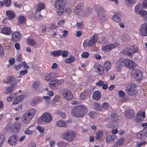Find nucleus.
Here are the masks:
<instances>
[{
    "instance_id": "nucleus-6",
    "label": "nucleus",
    "mask_w": 147,
    "mask_h": 147,
    "mask_svg": "<svg viewBox=\"0 0 147 147\" xmlns=\"http://www.w3.org/2000/svg\"><path fill=\"white\" fill-rule=\"evenodd\" d=\"M98 37L97 35L94 34L91 37L90 40L86 39L85 40L83 43V47L84 48L87 47H91L95 44L97 41Z\"/></svg>"
},
{
    "instance_id": "nucleus-50",
    "label": "nucleus",
    "mask_w": 147,
    "mask_h": 147,
    "mask_svg": "<svg viewBox=\"0 0 147 147\" xmlns=\"http://www.w3.org/2000/svg\"><path fill=\"white\" fill-rule=\"evenodd\" d=\"M84 23L83 22H77L76 24V27L79 29H82L83 28Z\"/></svg>"
},
{
    "instance_id": "nucleus-53",
    "label": "nucleus",
    "mask_w": 147,
    "mask_h": 147,
    "mask_svg": "<svg viewBox=\"0 0 147 147\" xmlns=\"http://www.w3.org/2000/svg\"><path fill=\"white\" fill-rule=\"evenodd\" d=\"M36 129L40 132H43L45 131V128L44 127L40 125H38L36 127Z\"/></svg>"
},
{
    "instance_id": "nucleus-9",
    "label": "nucleus",
    "mask_w": 147,
    "mask_h": 147,
    "mask_svg": "<svg viewBox=\"0 0 147 147\" xmlns=\"http://www.w3.org/2000/svg\"><path fill=\"white\" fill-rule=\"evenodd\" d=\"M134 76L138 82H140L143 78V72L140 69H135L133 70Z\"/></svg>"
},
{
    "instance_id": "nucleus-14",
    "label": "nucleus",
    "mask_w": 147,
    "mask_h": 147,
    "mask_svg": "<svg viewBox=\"0 0 147 147\" xmlns=\"http://www.w3.org/2000/svg\"><path fill=\"white\" fill-rule=\"evenodd\" d=\"M66 5V3L63 0H57L55 3V7L58 10H61Z\"/></svg>"
},
{
    "instance_id": "nucleus-24",
    "label": "nucleus",
    "mask_w": 147,
    "mask_h": 147,
    "mask_svg": "<svg viewBox=\"0 0 147 147\" xmlns=\"http://www.w3.org/2000/svg\"><path fill=\"white\" fill-rule=\"evenodd\" d=\"M6 14L9 19H13L15 18L16 15L15 13L13 11L8 10L6 12Z\"/></svg>"
},
{
    "instance_id": "nucleus-60",
    "label": "nucleus",
    "mask_w": 147,
    "mask_h": 147,
    "mask_svg": "<svg viewBox=\"0 0 147 147\" xmlns=\"http://www.w3.org/2000/svg\"><path fill=\"white\" fill-rule=\"evenodd\" d=\"M140 113H141L140 112H139L137 115L136 119L138 122L140 121L142 119L141 115H140Z\"/></svg>"
},
{
    "instance_id": "nucleus-48",
    "label": "nucleus",
    "mask_w": 147,
    "mask_h": 147,
    "mask_svg": "<svg viewBox=\"0 0 147 147\" xmlns=\"http://www.w3.org/2000/svg\"><path fill=\"white\" fill-rule=\"evenodd\" d=\"M15 78L13 77L10 76L7 78L6 83H11L12 82L14 81Z\"/></svg>"
},
{
    "instance_id": "nucleus-26",
    "label": "nucleus",
    "mask_w": 147,
    "mask_h": 147,
    "mask_svg": "<svg viewBox=\"0 0 147 147\" xmlns=\"http://www.w3.org/2000/svg\"><path fill=\"white\" fill-rule=\"evenodd\" d=\"M123 67V65L122 64L121 61L119 59L117 61L116 63V69L117 71L120 72L122 68Z\"/></svg>"
},
{
    "instance_id": "nucleus-30",
    "label": "nucleus",
    "mask_w": 147,
    "mask_h": 147,
    "mask_svg": "<svg viewBox=\"0 0 147 147\" xmlns=\"http://www.w3.org/2000/svg\"><path fill=\"white\" fill-rule=\"evenodd\" d=\"M45 7V5L43 3H40L38 4L37 6L36 11L40 12V11L44 9Z\"/></svg>"
},
{
    "instance_id": "nucleus-8",
    "label": "nucleus",
    "mask_w": 147,
    "mask_h": 147,
    "mask_svg": "<svg viewBox=\"0 0 147 147\" xmlns=\"http://www.w3.org/2000/svg\"><path fill=\"white\" fill-rule=\"evenodd\" d=\"M61 94L63 97L65 99L70 100L73 99V96L71 91L68 89H63L62 92Z\"/></svg>"
},
{
    "instance_id": "nucleus-56",
    "label": "nucleus",
    "mask_w": 147,
    "mask_h": 147,
    "mask_svg": "<svg viewBox=\"0 0 147 147\" xmlns=\"http://www.w3.org/2000/svg\"><path fill=\"white\" fill-rule=\"evenodd\" d=\"M118 94L120 97H123L125 95V93L122 90H119L118 92Z\"/></svg>"
},
{
    "instance_id": "nucleus-22",
    "label": "nucleus",
    "mask_w": 147,
    "mask_h": 147,
    "mask_svg": "<svg viewBox=\"0 0 147 147\" xmlns=\"http://www.w3.org/2000/svg\"><path fill=\"white\" fill-rule=\"evenodd\" d=\"M135 52V51L132 49L127 47L125 48L123 51V54L127 56H131L132 57V54Z\"/></svg>"
},
{
    "instance_id": "nucleus-37",
    "label": "nucleus",
    "mask_w": 147,
    "mask_h": 147,
    "mask_svg": "<svg viewBox=\"0 0 147 147\" xmlns=\"http://www.w3.org/2000/svg\"><path fill=\"white\" fill-rule=\"evenodd\" d=\"M27 43L30 45H36V42H35L34 40L33 39L28 38L27 39Z\"/></svg>"
},
{
    "instance_id": "nucleus-63",
    "label": "nucleus",
    "mask_w": 147,
    "mask_h": 147,
    "mask_svg": "<svg viewBox=\"0 0 147 147\" xmlns=\"http://www.w3.org/2000/svg\"><path fill=\"white\" fill-rule=\"evenodd\" d=\"M124 142V139H123V138L120 139L118 140L117 144L118 145H120L123 144Z\"/></svg>"
},
{
    "instance_id": "nucleus-28",
    "label": "nucleus",
    "mask_w": 147,
    "mask_h": 147,
    "mask_svg": "<svg viewBox=\"0 0 147 147\" xmlns=\"http://www.w3.org/2000/svg\"><path fill=\"white\" fill-rule=\"evenodd\" d=\"M49 85L50 88L53 90H56L59 88L57 83L55 81H51L49 83Z\"/></svg>"
},
{
    "instance_id": "nucleus-27",
    "label": "nucleus",
    "mask_w": 147,
    "mask_h": 147,
    "mask_svg": "<svg viewBox=\"0 0 147 147\" xmlns=\"http://www.w3.org/2000/svg\"><path fill=\"white\" fill-rule=\"evenodd\" d=\"M24 98V96L22 95H21L18 96L13 101V104L16 105L19 103L20 101H21L23 100Z\"/></svg>"
},
{
    "instance_id": "nucleus-38",
    "label": "nucleus",
    "mask_w": 147,
    "mask_h": 147,
    "mask_svg": "<svg viewBox=\"0 0 147 147\" xmlns=\"http://www.w3.org/2000/svg\"><path fill=\"white\" fill-rule=\"evenodd\" d=\"M115 136H114L110 135L106 137V142L108 143H110L115 140Z\"/></svg>"
},
{
    "instance_id": "nucleus-4",
    "label": "nucleus",
    "mask_w": 147,
    "mask_h": 147,
    "mask_svg": "<svg viewBox=\"0 0 147 147\" xmlns=\"http://www.w3.org/2000/svg\"><path fill=\"white\" fill-rule=\"evenodd\" d=\"M35 112V109H30L27 112L25 113L22 117L23 122L25 123H28L32 119Z\"/></svg>"
},
{
    "instance_id": "nucleus-10",
    "label": "nucleus",
    "mask_w": 147,
    "mask_h": 147,
    "mask_svg": "<svg viewBox=\"0 0 147 147\" xmlns=\"http://www.w3.org/2000/svg\"><path fill=\"white\" fill-rule=\"evenodd\" d=\"M52 119V117L51 115L49 113H44L41 116V119H39L38 121L41 120L43 122L45 123H49L51 122Z\"/></svg>"
},
{
    "instance_id": "nucleus-34",
    "label": "nucleus",
    "mask_w": 147,
    "mask_h": 147,
    "mask_svg": "<svg viewBox=\"0 0 147 147\" xmlns=\"http://www.w3.org/2000/svg\"><path fill=\"white\" fill-rule=\"evenodd\" d=\"M55 74L53 72L50 73L47 75L45 78V80L47 81H49L51 80L53 78Z\"/></svg>"
},
{
    "instance_id": "nucleus-19",
    "label": "nucleus",
    "mask_w": 147,
    "mask_h": 147,
    "mask_svg": "<svg viewBox=\"0 0 147 147\" xmlns=\"http://www.w3.org/2000/svg\"><path fill=\"white\" fill-rule=\"evenodd\" d=\"M12 32L11 28L9 27H4L1 30V33L8 36L10 35Z\"/></svg>"
},
{
    "instance_id": "nucleus-1",
    "label": "nucleus",
    "mask_w": 147,
    "mask_h": 147,
    "mask_svg": "<svg viewBox=\"0 0 147 147\" xmlns=\"http://www.w3.org/2000/svg\"><path fill=\"white\" fill-rule=\"evenodd\" d=\"M84 7V3H80L78 4L74 9L75 14L80 17H87L93 12L92 8H87L84 11L83 10Z\"/></svg>"
},
{
    "instance_id": "nucleus-2",
    "label": "nucleus",
    "mask_w": 147,
    "mask_h": 147,
    "mask_svg": "<svg viewBox=\"0 0 147 147\" xmlns=\"http://www.w3.org/2000/svg\"><path fill=\"white\" fill-rule=\"evenodd\" d=\"M87 111L88 108L85 105H80L72 109L71 114L74 117H81L84 116Z\"/></svg>"
},
{
    "instance_id": "nucleus-31",
    "label": "nucleus",
    "mask_w": 147,
    "mask_h": 147,
    "mask_svg": "<svg viewBox=\"0 0 147 147\" xmlns=\"http://www.w3.org/2000/svg\"><path fill=\"white\" fill-rule=\"evenodd\" d=\"M37 12L36 11L35 15H34V19L37 21L40 22L43 18V16L39 14H38V12Z\"/></svg>"
},
{
    "instance_id": "nucleus-36",
    "label": "nucleus",
    "mask_w": 147,
    "mask_h": 147,
    "mask_svg": "<svg viewBox=\"0 0 147 147\" xmlns=\"http://www.w3.org/2000/svg\"><path fill=\"white\" fill-rule=\"evenodd\" d=\"M75 60V58L73 56H71L68 58H66L65 59V61L67 63H71L74 61Z\"/></svg>"
},
{
    "instance_id": "nucleus-13",
    "label": "nucleus",
    "mask_w": 147,
    "mask_h": 147,
    "mask_svg": "<svg viewBox=\"0 0 147 147\" xmlns=\"http://www.w3.org/2000/svg\"><path fill=\"white\" fill-rule=\"evenodd\" d=\"M116 46V44L113 43L109 44L102 47V49L105 53H106L111 51L115 48Z\"/></svg>"
},
{
    "instance_id": "nucleus-51",
    "label": "nucleus",
    "mask_w": 147,
    "mask_h": 147,
    "mask_svg": "<svg viewBox=\"0 0 147 147\" xmlns=\"http://www.w3.org/2000/svg\"><path fill=\"white\" fill-rule=\"evenodd\" d=\"M5 140V137L2 134H0V147L2 146Z\"/></svg>"
},
{
    "instance_id": "nucleus-7",
    "label": "nucleus",
    "mask_w": 147,
    "mask_h": 147,
    "mask_svg": "<svg viewBox=\"0 0 147 147\" xmlns=\"http://www.w3.org/2000/svg\"><path fill=\"white\" fill-rule=\"evenodd\" d=\"M136 86L134 84L128 85L126 87V91L129 95L134 96L137 93Z\"/></svg>"
},
{
    "instance_id": "nucleus-44",
    "label": "nucleus",
    "mask_w": 147,
    "mask_h": 147,
    "mask_svg": "<svg viewBox=\"0 0 147 147\" xmlns=\"http://www.w3.org/2000/svg\"><path fill=\"white\" fill-rule=\"evenodd\" d=\"M102 107L105 110H108L110 107L109 104L106 102H103L102 105Z\"/></svg>"
},
{
    "instance_id": "nucleus-61",
    "label": "nucleus",
    "mask_w": 147,
    "mask_h": 147,
    "mask_svg": "<svg viewBox=\"0 0 147 147\" xmlns=\"http://www.w3.org/2000/svg\"><path fill=\"white\" fill-rule=\"evenodd\" d=\"M21 67H22L21 63L20 64L18 63L17 65H15L14 66L15 69L17 70H19Z\"/></svg>"
},
{
    "instance_id": "nucleus-42",
    "label": "nucleus",
    "mask_w": 147,
    "mask_h": 147,
    "mask_svg": "<svg viewBox=\"0 0 147 147\" xmlns=\"http://www.w3.org/2000/svg\"><path fill=\"white\" fill-rule=\"evenodd\" d=\"M93 106L94 108L97 110L98 111L101 110V106L100 105H99L97 102H95L94 103Z\"/></svg>"
},
{
    "instance_id": "nucleus-49",
    "label": "nucleus",
    "mask_w": 147,
    "mask_h": 147,
    "mask_svg": "<svg viewBox=\"0 0 147 147\" xmlns=\"http://www.w3.org/2000/svg\"><path fill=\"white\" fill-rule=\"evenodd\" d=\"M139 14L143 18L147 15V12L144 10H141L139 11Z\"/></svg>"
},
{
    "instance_id": "nucleus-64",
    "label": "nucleus",
    "mask_w": 147,
    "mask_h": 147,
    "mask_svg": "<svg viewBox=\"0 0 147 147\" xmlns=\"http://www.w3.org/2000/svg\"><path fill=\"white\" fill-rule=\"evenodd\" d=\"M127 4H130L134 3L136 2V0H125Z\"/></svg>"
},
{
    "instance_id": "nucleus-47",
    "label": "nucleus",
    "mask_w": 147,
    "mask_h": 147,
    "mask_svg": "<svg viewBox=\"0 0 147 147\" xmlns=\"http://www.w3.org/2000/svg\"><path fill=\"white\" fill-rule=\"evenodd\" d=\"M57 145L59 147H65L67 146V144L64 141H62L58 143Z\"/></svg>"
},
{
    "instance_id": "nucleus-18",
    "label": "nucleus",
    "mask_w": 147,
    "mask_h": 147,
    "mask_svg": "<svg viewBox=\"0 0 147 147\" xmlns=\"http://www.w3.org/2000/svg\"><path fill=\"white\" fill-rule=\"evenodd\" d=\"M124 115L126 118H131L134 117V110L127 109L125 111Z\"/></svg>"
},
{
    "instance_id": "nucleus-45",
    "label": "nucleus",
    "mask_w": 147,
    "mask_h": 147,
    "mask_svg": "<svg viewBox=\"0 0 147 147\" xmlns=\"http://www.w3.org/2000/svg\"><path fill=\"white\" fill-rule=\"evenodd\" d=\"M42 98L44 99L45 102L47 104H49L51 101V98L49 96H45L42 97Z\"/></svg>"
},
{
    "instance_id": "nucleus-32",
    "label": "nucleus",
    "mask_w": 147,
    "mask_h": 147,
    "mask_svg": "<svg viewBox=\"0 0 147 147\" xmlns=\"http://www.w3.org/2000/svg\"><path fill=\"white\" fill-rule=\"evenodd\" d=\"M111 63L110 61H108L105 62L104 65V67L107 72L111 69Z\"/></svg>"
},
{
    "instance_id": "nucleus-12",
    "label": "nucleus",
    "mask_w": 147,
    "mask_h": 147,
    "mask_svg": "<svg viewBox=\"0 0 147 147\" xmlns=\"http://www.w3.org/2000/svg\"><path fill=\"white\" fill-rule=\"evenodd\" d=\"M140 33L143 36H147V23L142 24L140 27Z\"/></svg>"
},
{
    "instance_id": "nucleus-16",
    "label": "nucleus",
    "mask_w": 147,
    "mask_h": 147,
    "mask_svg": "<svg viewBox=\"0 0 147 147\" xmlns=\"http://www.w3.org/2000/svg\"><path fill=\"white\" fill-rule=\"evenodd\" d=\"M94 67L96 69V71L99 75H101L104 73V71L103 67L99 63H95Z\"/></svg>"
},
{
    "instance_id": "nucleus-20",
    "label": "nucleus",
    "mask_w": 147,
    "mask_h": 147,
    "mask_svg": "<svg viewBox=\"0 0 147 147\" xmlns=\"http://www.w3.org/2000/svg\"><path fill=\"white\" fill-rule=\"evenodd\" d=\"M26 18L23 16L20 15L18 17L17 24L22 26H23L26 22Z\"/></svg>"
},
{
    "instance_id": "nucleus-43",
    "label": "nucleus",
    "mask_w": 147,
    "mask_h": 147,
    "mask_svg": "<svg viewBox=\"0 0 147 147\" xmlns=\"http://www.w3.org/2000/svg\"><path fill=\"white\" fill-rule=\"evenodd\" d=\"M21 126V124L17 122H16L13 125L14 128L15 129L16 131H18Z\"/></svg>"
},
{
    "instance_id": "nucleus-33",
    "label": "nucleus",
    "mask_w": 147,
    "mask_h": 147,
    "mask_svg": "<svg viewBox=\"0 0 147 147\" xmlns=\"http://www.w3.org/2000/svg\"><path fill=\"white\" fill-rule=\"evenodd\" d=\"M17 93H13L10 95L7 98V100L8 102H11L16 97Z\"/></svg>"
},
{
    "instance_id": "nucleus-21",
    "label": "nucleus",
    "mask_w": 147,
    "mask_h": 147,
    "mask_svg": "<svg viewBox=\"0 0 147 147\" xmlns=\"http://www.w3.org/2000/svg\"><path fill=\"white\" fill-rule=\"evenodd\" d=\"M147 133V127H145L144 129L138 133L137 135L136 136L137 138H142L144 137V136Z\"/></svg>"
},
{
    "instance_id": "nucleus-25",
    "label": "nucleus",
    "mask_w": 147,
    "mask_h": 147,
    "mask_svg": "<svg viewBox=\"0 0 147 147\" xmlns=\"http://www.w3.org/2000/svg\"><path fill=\"white\" fill-rule=\"evenodd\" d=\"M15 85L11 84L9 87L6 88L4 90V93L7 94H9L11 93L14 90V87Z\"/></svg>"
},
{
    "instance_id": "nucleus-5",
    "label": "nucleus",
    "mask_w": 147,
    "mask_h": 147,
    "mask_svg": "<svg viewBox=\"0 0 147 147\" xmlns=\"http://www.w3.org/2000/svg\"><path fill=\"white\" fill-rule=\"evenodd\" d=\"M120 60L122 62L123 66L127 67L128 69H132L137 65L135 62L128 59L121 58Z\"/></svg>"
},
{
    "instance_id": "nucleus-29",
    "label": "nucleus",
    "mask_w": 147,
    "mask_h": 147,
    "mask_svg": "<svg viewBox=\"0 0 147 147\" xmlns=\"http://www.w3.org/2000/svg\"><path fill=\"white\" fill-rule=\"evenodd\" d=\"M57 125L59 127H67L68 126V124L65 121L59 120L57 122Z\"/></svg>"
},
{
    "instance_id": "nucleus-15",
    "label": "nucleus",
    "mask_w": 147,
    "mask_h": 147,
    "mask_svg": "<svg viewBox=\"0 0 147 147\" xmlns=\"http://www.w3.org/2000/svg\"><path fill=\"white\" fill-rule=\"evenodd\" d=\"M18 136L16 135L11 136L9 138L8 142L9 144L12 146L15 145L18 140Z\"/></svg>"
},
{
    "instance_id": "nucleus-52",
    "label": "nucleus",
    "mask_w": 147,
    "mask_h": 147,
    "mask_svg": "<svg viewBox=\"0 0 147 147\" xmlns=\"http://www.w3.org/2000/svg\"><path fill=\"white\" fill-rule=\"evenodd\" d=\"M39 86V83L38 81L34 82L33 84H32V86L33 88L36 89L38 88Z\"/></svg>"
},
{
    "instance_id": "nucleus-46",
    "label": "nucleus",
    "mask_w": 147,
    "mask_h": 147,
    "mask_svg": "<svg viewBox=\"0 0 147 147\" xmlns=\"http://www.w3.org/2000/svg\"><path fill=\"white\" fill-rule=\"evenodd\" d=\"M57 28V25L54 23L49 24L47 26L48 29H55Z\"/></svg>"
},
{
    "instance_id": "nucleus-41",
    "label": "nucleus",
    "mask_w": 147,
    "mask_h": 147,
    "mask_svg": "<svg viewBox=\"0 0 147 147\" xmlns=\"http://www.w3.org/2000/svg\"><path fill=\"white\" fill-rule=\"evenodd\" d=\"M112 19L115 21L119 22L121 21V19L118 15L116 14L113 15L112 18Z\"/></svg>"
},
{
    "instance_id": "nucleus-23",
    "label": "nucleus",
    "mask_w": 147,
    "mask_h": 147,
    "mask_svg": "<svg viewBox=\"0 0 147 147\" xmlns=\"http://www.w3.org/2000/svg\"><path fill=\"white\" fill-rule=\"evenodd\" d=\"M101 96V94L99 91L97 90L94 91L92 95L93 98L96 100H98Z\"/></svg>"
},
{
    "instance_id": "nucleus-62",
    "label": "nucleus",
    "mask_w": 147,
    "mask_h": 147,
    "mask_svg": "<svg viewBox=\"0 0 147 147\" xmlns=\"http://www.w3.org/2000/svg\"><path fill=\"white\" fill-rule=\"evenodd\" d=\"M4 54L3 49L1 45L0 44V56H3Z\"/></svg>"
},
{
    "instance_id": "nucleus-40",
    "label": "nucleus",
    "mask_w": 147,
    "mask_h": 147,
    "mask_svg": "<svg viewBox=\"0 0 147 147\" xmlns=\"http://www.w3.org/2000/svg\"><path fill=\"white\" fill-rule=\"evenodd\" d=\"M87 98V93L84 91L81 93L80 95V98L81 100H85Z\"/></svg>"
},
{
    "instance_id": "nucleus-58",
    "label": "nucleus",
    "mask_w": 147,
    "mask_h": 147,
    "mask_svg": "<svg viewBox=\"0 0 147 147\" xmlns=\"http://www.w3.org/2000/svg\"><path fill=\"white\" fill-rule=\"evenodd\" d=\"M147 142L145 141H144L141 142H138L137 143V146L138 147H140L143 145H145L146 144Z\"/></svg>"
},
{
    "instance_id": "nucleus-59",
    "label": "nucleus",
    "mask_w": 147,
    "mask_h": 147,
    "mask_svg": "<svg viewBox=\"0 0 147 147\" xmlns=\"http://www.w3.org/2000/svg\"><path fill=\"white\" fill-rule=\"evenodd\" d=\"M21 65L22 67L23 66L24 68H25L26 69H28L29 68V66L24 61L21 63Z\"/></svg>"
},
{
    "instance_id": "nucleus-54",
    "label": "nucleus",
    "mask_w": 147,
    "mask_h": 147,
    "mask_svg": "<svg viewBox=\"0 0 147 147\" xmlns=\"http://www.w3.org/2000/svg\"><path fill=\"white\" fill-rule=\"evenodd\" d=\"M69 52L67 50H64L62 51L61 53V55L63 57H66L67 56V55Z\"/></svg>"
},
{
    "instance_id": "nucleus-55",
    "label": "nucleus",
    "mask_w": 147,
    "mask_h": 147,
    "mask_svg": "<svg viewBox=\"0 0 147 147\" xmlns=\"http://www.w3.org/2000/svg\"><path fill=\"white\" fill-rule=\"evenodd\" d=\"M89 55V54L88 52H83L81 54V56L83 58H86L88 57Z\"/></svg>"
},
{
    "instance_id": "nucleus-39",
    "label": "nucleus",
    "mask_w": 147,
    "mask_h": 147,
    "mask_svg": "<svg viewBox=\"0 0 147 147\" xmlns=\"http://www.w3.org/2000/svg\"><path fill=\"white\" fill-rule=\"evenodd\" d=\"M103 134V132L101 131H98L95 134L96 139L97 140L100 139L102 137Z\"/></svg>"
},
{
    "instance_id": "nucleus-11",
    "label": "nucleus",
    "mask_w": 147,
    "mask_h": 147,
    "mask_svg": "<svg viewBox=\"0 0 147 147\" xmlns=\"http://www.w3.org/2000/svg\"><path fill=\"white\" fill-rule=\"evenodd\" d=\"M21 34L19 32H15L12 34L11 40L16 42L19 41L21 38Z\"/></svg>"
},
{
    "instance_id": "nucleus-57",
    "label": "nucleus",
    "mask_w": 147,
    "mask_h": 147,
    "mask_svg": "<svg viewBox=\"0 0 147 147\" xmlns=\"http://www.w3.org/2000/svg\"><path fill=\"white\" fill-rule=\"evenodd\" d=\"M65 23V21L63 20H60L57 23V25L59 26H61Z\"/></svg>"
},
{
    "instance_id": "nucleus-35",
    "label": "nucleus",
    "mask_w": 147,
    "mask_h": 147,
    "mask_svg": "<svg viewBox=\"0 0 147 147\" xmlns=\"http://www.w3.org/2000/svg\"><path fill=\"white\" fill-rule=\"evenodd\" d=\"M61 50H59L51 52V54L55 57H56L57 56H59L61 55Z\"/></svg>"
},
{
    "instance_id": "nucleus-3",
    "label": "nucleus",
    "mask_w": 147,
    "mask_h": 147,
    "mask_svg": "<svg viewBox=\"0 0 147 147\" xmlns=\"http://www.w3.org/2000/svg\"><path fill=\"white\" fill-rule=\"evenodd\" d=\"M76 132L69 130H65L61 134L62 138L69 142L73 141L76 137Z\"/></svg>"
},
{
    "instance_id": "nucleus-17",
    "label": "nucleus",
    "mask_w": 147,
    "mask_h": 147,
    "mask_svg": "<svg viewBox=\"0 0 147 147\" xmlns=\"http://www.w3.org/2000/svg\"><path fill=\"white\" fill-rule=\"evenodd\" d=\"M98 17L101 22H104L106 20L105 16V13L104 10L102 9H100L98 11Z\"/></svg>"
}]
</instances>
